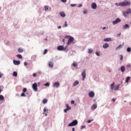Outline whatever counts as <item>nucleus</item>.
I'll return each instance as SVG.
<instances>
[{
	"mask_svg": "<svg viewBox=\"0 0 131 131\" xmlns=\"http://www.w3.org/2000/svg\"><path fill=\"white\" fill-rule=\"evenodd\" d=\"M120 7H125L126 6H130V2L126 1L120 3L119 4Z\"/></svg>",
	"mask_w": 131,
	"mask_h": 131,
	"instance_id": "nucleus-1",
	"label": "nucleus"
},
{
	"mask_svg": "<svg viewBox=\"0 0 131 131\" xmlns=\"http://www.w3.org/2000/svg\"><path fill=\"white\" fill-rule=\"evenodd\" d=\"M66 38H69V40L68 41L67 45L69 46L71 42H73V41L74 40V38L73 37H70L69 36H66L65 37Z\"/></svg>",
	"mask_w": 131,
	"mask_h": 131,
	"instance_id": "nucleus-2",
	"label": "nucleus"
},
{
	"mask_svg": "<svg viewBox=\"0 0 131 131\" xmlns=\"http://www.w3.org/2000/svg\"><path fill=\"white\" fill-rule=\"evenodd\" d=\"M78 124V121L77 120H75L73 121L71 123L69 124L68 126H75V125H77Z\"/></svg>",
	"mask_w": 131,
	"mask_h": 131,
	"instance_id": "nucleus-3",
	"label": "nucleus"
},
{
	"mask_svg": "<svg viewBox=\"0 0 131 131\" xmlns=\"http://www.w3.org/2000/svg\"><path fill=\"white\" fill-rule=\"evenodd\" d=\"M58 51H66L67 47H64L63 46H59L57 47Z\"/></svg>",
	"mask_w": 131,
	"mask_h": 131,
	"instance_id": "nucleus-4",
	"label": "nucleus"
},
{
	"mask_svg": "<svg viewBox=\"0 0 131 131\" xmlns=\"http://www.w3.org/2000/svg\"><path fill=\"white\" fill-rule=\"evenodd\" d=\"M32 88L35 92H37V83H34V84H33Z\"/></svg>",
	"mask_w": 131,
	"mask_h": 131,
	"instance_id": "nucleus-5",
	"label": "nucleus"
},
{
	"mask_svg": "<svg viewBox=\"0 0 131 131\" xmlns=\"http://www.w3.org/2000/svg\"><path fill=\"white\" fill-rule=\"evenodd\" d=\"M81 75L82 76V80H84V79H85V77L86 76V74L85 73V70H84L82 73H81Z\"/></svg>",
	"mask_w": 131,
	"mask_h": 131,
	"instance_id": "nucleus-6",
	"label": "nucleus"
},
{
	"mask_svg": "<svg viewBox=\"0 0 131 131\" xmlns=\"http://www.w3.org/2000/svg\"><path fill=\"white\" fill-rule=\"evenodd\" d=\"M121 20L119 19V18H117L115 20L113 21L112 22L113 25H115V24H117L118 23H119V22H121Z\"/></svg>",
	"mask_w": 131,
	"mask_h": 131,
	"instance_id": "nucleus-7",
	"label": "nucleus"
},
{
	"mask_svg": "<svg viewBox=\"0 0 131 131\" xmlns=\"http://www.w3.org/2000/svg\"><path fill=\"white\" fill-rule=\"evenodd\" d=\"M53 86V88H58L60 86V83H59V82H55V83H54Z\"/></svg>",
	"mask_w": 131,
	"mask_h": 131,
	"instance_id": "nucleus-8",
	"label": "nucleus"
},
{
	"mask_svg": "<svg viewBox=\"0 0 131 131\" xmlns=\"http://www.w3.org/2000/svg\"><path fill=\"white\" fill-rule=\"evenodd\" d=\"M89 96L90 98H94L95 97V93L93 91H91L89 93Z\"/></svg>",
	"mask_w": 131,
	"mask_h": 131,
	"instance_id": "nucleus-9",
	"label": "nucleus"
},
{
	"mask_svg": "<svg viewBox=\"0 0 131 131\" xmlns=\"http://www.w3.org/2000/svg\"><path fill=\"white\" fill-rule=\"evenodd\" d=\"M91 8L94 10H96V9H97V4L96 3H92Z\"/></svg>",
	"mask_w": 131,
	"mask_h": 131,
	"instance_id": "nucleus-10",
	"label": "nucleus"
},
{
	"mask_svg": "<svg viewBox=\"0 0 131 131\" xmlns=\"http://www.w3.org/2000/svg\"><path fill=\"white\" fill-rule=\"evenodd\" d=\"M13 63L14 64V65H20V61L13 60Z\"/></svg>",
	"mask_w": 131,
	"mask_h": 131,
	"instance_id": "nucleus-11",
	"label": "nucleus"
},
{
	"mask_svg": "<svg viewBox=\"0 0 131 131\" xmlns=\"http://www.w3.org/2000/svg\"><path fill=\"white\" fill-rule=\"evenodd\" d=\"M48 66L50 67L51 68H53L54 66V64L53 63V62L52 61H49L48 63Z\"/></svg>",
	"mask_w": 131,
	"mask_h": 131,
	"instance_id": "nucleus-12",
	"label": "nucleus"
},
{
	"mask_svg": "<svg viewBox=\"0 0 131 131\" xmlns=\"http://www.w3.org/2000/svg\"><path fill=\"white\" fill-rule=\"evenodd\" d=\"M103 49H107V48H109V44L105 43V44L103 45Z\"/></svg>",
	"mask_w": 131,
	"mask_h": 131,
	"instance_id": "nucleus-13",
	"label": "nucleus"
},
{
	"mask_svg": "<svg viewBox=\"0 0 131 131\" xmlns=\"http://www.w3.org/2000/svg\"><path fill=\"white\" fill-rule=\"evenodd\" d=\"M78 84H79V82L78 81V80H76L74 82L73 86H75V85H77Z\"/></svg>",
	"mask_w": 131,
	"mask_h": 131,
	"instance_id": "nucleus-14",
	"label": "nucleus"
},
{
	"mask_svg": "<svg viewBox=\"0 0 131 131\" xmlns=\"http://www.w3.org/2000/svg\"><path fill=\"white\" fill-rule=\"evenodd\" d=\"M115 85V82H113L112 84H111L110 85V88L112 90V91H114V85Z\"/></svg>",
	"mask_w": 131,
	"mask_h": 131,
	"instance_id": "nucleus-15",
	"label": "nucleus"
},
{
	"mask_svg": "<svg viewBox=\"0 0 131 131\" xmlns=\"http://www.w3.org/2000/svg\"><path fill=\"white\" fill-rule=\"evenodd\" d=\"M97 107H98V105H97V104H94L92 106L91 108L92 110H95L97 108Z\"/></svg>",
	"mask_w": 131,
	"mask_h": 131,
	"instance_id": "nucleus-16",
	"label": "nucleus"
},
{
	"mask_svg": "<svg viewBox=\"0 0 131 131\" xmlns=\"http://www.w3.org/2000/svg\"><path fill=\"white\" fill-rule=\"evenodd\" d=\"M121 72H124V71H125V67H124V66H122L121 67Z\"/></svg>",
	"mask_w": 131,
	"mask_h": 131,
	"instance_id": "nucleus-17",
	"label": "nucleus"
},
{
	"mask_svg": "<svg viewBox=\"0 0 131 131\" xmlns=\"http://www.w3.org/2000/svg\"><path fill=\"white\" fill-rule=\"evenodd\" d=\"M127 28H129V25L126 24L123 28V29H127Z\"/></svg>",
	"mask_w": 131,
	"mask_h": 131,
	"instance_id": "nucleus-18",
	"label": "nucleus"
},
{
	"mask_svg": "<svg viewBox=\"0 0 131 131\" xmlns=\"http://www.w3.org/2000/svg\"><path fill=\"white\" fill-rule=\"evenodd\" d=\"M120 85V84L116 85V88H114V91H117V90H119Z\"/></svg>",
	"mask_w": 131,
	"mask_h": 131,
	"instance_id": "nucleus-19",
	"label": "nucleus"
},
{
	"mask_svg": "<svg viewBox=\"0 0 131 131\" xmlns=\"http://www.w3.org/2000/svg\"><path fill=\"white\" fill-rule=\"evenodd\" d=\"M104 41H111V38H106L103 39Z\"/></svg>",
	"mask_w": 131,
	"mask_h": 131,
	"instance_id": "nucleus-20",
	"label": "nucleus"
},
{
	"mask_svg": "<svg viewBox=\"0 0 131 131\" xmlns=\"http://www.w3.org/2000/svg\"><path fill=\"white\" fill-rule=\"evenodd\" d=\"M122 47H123V45H120L118 46V47H116V50H119V49H121V48H122Z\"/></svg>",
	"mask_w": 131,
	"mask_h": 131,
	"instance_id": "nucleus-21",
	"label": "nucleus"
},
{
	"mask_svg": "<svg viewBox=\"0 0 131 131\" xmlns=\"http://www.w3.org/2000/svg\"><path fill=\"white\" fill-rule=\"evenodd\" d=\"M24 51V50H23V49L20 48H18V53H23Z\"/></svg>",
	"mask_w": 131,
	"mask_h": 131,
	"instance_id": "nucleus-22",
	"label": "nucleus"
},
{
	"mask_svg": "<svg viewBox=\"0 0 131 131\" xmlns=\"http://www.w3.org/2000/svg\"><path fill=\"white\" fill-rule=\"evenodd\" d=\"M127 14H128L126 11H123V15L124 17H127Z\"/></svg>",
	"mask_w": 131,
	"mask_h": 131,
	"instance_id": "nucleus-23",
	"label": "nucleus"
},
{
	"mask_svg": "<svg viewBox=\"0 0 131 131\" xmlns=\"http://www.w3.org/2000/svg\"><path fill=\"white\" fill-rule=\"evenodd\" d=\"M60 15L61 16V17H64L66 16V14H65V13L64 12H60Z\"/></svg>",
	"mask_w": 131,
	"mask_h": 131,
	"instance_id": "nucleus-24",
	"label": "nucleus"
},
{
	"mask_svg": "<svg viewBox=\"0 0 131 131\" xmlns=\"http://www.w3.org/2000/svg\"><path fill=\"white\" fill-rule=\"evenodd\" d=\"M130 80V77L128 76L126 79L125 82L127 83V82H128V81H129Z\"/></svg>",
	"mask_w": 131,
	"mask_h": 131,
	"instance_id": "nucleus-25",
	"label": "nucleus"
},
{
	"mask_svg": "<svg viewBox=\"0 0 131 131\" xmlns=\"http://www.w3.org/2000/svg\"><path fill=\"white\" fill-rule=\"evenodd\" d=\"M5 97L3 95H0V101H4Z\"/></svg>",
	"mask_w": 131,
	"mask_h": 131,
	"instance_id": "nucleus-26",
	"label": "nucleus"
},
{
	"mask_svg": "<svg viewBox=\"0 0 131 131\" xmlns=\"http://www.w3.org/2000/svg\"><path fill=\"white\" fill-rule=\"evenodd\" d=\"M42 103H43V104H47V103H48V99H44L42 100Z\"/></svg>",
	"mask_w": 131,
	"mask_h": 131,
	"instance_id": "nucleus-27",
	"label": "nucleus"
},
{
	"mask_svg": "<svg viewBox=\"0 0 131 131\" xmlns=\"http://www.w3.org/2000/svg\"><path fill=\"white\" fill-rule=\"evenodd\" d=\"M17 75H18V74L17 73V72H14L13 73V76H15V77H17Z\"/></svg>",
	"mask_w": 131,
	"mask_h": 131,
	"instance_id": "nucleus-28",
	"label": "nucleus"
},
{
	"mask_svg": "<svg viewBox=\"0 0 131 131\" xmlns=\"http://www.w3.org/2000/svg\"><path fill=\"white\" fill-rule=\"evenodd\" d=\"M92 53H93V49H89L88 50V53L89 54H92Z\"/></svg>",
	"mask_w": 131,
	"mask_h": 131,
	"instance_id": "nucleus-29",
	"label": "nucleus"
},
{
	"mask_svg": "<svg viewBox=\"0 0 131 131\" xmlns=\"http://www.w3.org/2000/svg\"><path fill=\"white\" fill-rule=\"evenodd\" d=\"M126 13H127L128 14H131V10L130 9H128L126 11Z\"/></svg>",
	"mask_w": 131,
	"mask_h": 131,
	"instance_id": "nucleus-30",
	"label": "nucleus"
},
{
	"mask_svg": "<svg viewBox=\"0 0 131 131\" xmlns=\"http://www.w3.org/2000/svg\"><path fill=\"white\" fill-rule=\"evenodd\" d=\"M66 107L68 110H70L71 109V107L69 106L68 104H66Z\"/></svg>",
	"mask_w": 131,
	"mask_h": 131,
	"instance_id": "nucleus-31",
	"label": "nucleus"
},
{
	"mask_svg": "<svg viewBox=\"0 0 131 131\" xmlns=\"http://www.w3.org/2000/svg\"><path fill=\"white\" fill-rule=\"evenodd\" d=\"M16 57H17V58H18L19 59H22V55L20 54L17 55Z\"/></svg>",
	"mask_w": 131,
	"mask_h": 131,
	"instance_id": "nucleus-32",
	"label": "nucleus"
},
{
	"mask_svg": "<svg viewBox=\"0 0 131 131\" xmlns=\"http://www.w3.org/2000/svg\"><path fill=\"white\" fill-rule=\"evenodd\" d=\"M68 26V24H67V21H65L64 26L63 27H67Z\"/></svg>",
	"mask_w": 131,
	"mask_h": 131,
	"instance_id": "nucleus-33",
	"label": "nucleus"
},
{
	"mask_svg": "<svg viewBox=\"0 0 131 131\" xmlns=\"http://www.w3.org/2000/svg\"><path fill=\"white\" fill-rule=\"evenodd\" d=\"M44 8H45V11H48V10H49V6H44Z\"/></svg>",
	"mask_w": 131,
	"mask_h": 131,
	"instance_id": "nucleus-34",
	"label": "nucleus"
},
{
	"mask_svg": "<svg viewBox=\"0 0 131 131\" xmlns=\"http://www.w3.org/2000/svg\"><path fill=\"white\" fill-rule=\"evenodd\" d=\"M23 93H26V92H27V89L24 88L23 90Z\"/></svg>",
	"mask_w": 131,
	"mask_h": 131,
	"instance_id": "nucleus-35",
	"label": "nucleus"
},
{
	"mask_svg": "<svg viewBox=\"0 0 131 131\" xmlns=\"http://www.w3.org/2000/svg\"><path fill=\"white\" fill-rule=\"evenodd\" d=\"M47 111H48V110L47 108V107H45L43 109V112L45 113H46V112H47Z\"/></svg>",
	"mask_w": 131,
	"mask_h": 131,
	"instance_id": "nucleus-36",
	"label": "nucleus"
},
{
	"mask_svg": "<svg viewBox=\"0 0 131 131\" xmlns=\"http://www.w3.org/2000/svg\"><path fill=\"white\" fill-rule=\"evenodd\" d=\"M131 51V49L130 48L128 47L127 48V52H128V53H129V52Z\"/></svg>",
	"mask_w": 131,
	"mask_h": 131,
	"instance_id": "nucleus-37",
	"label": "nucleus"
},
{
	"mask_svg": "<svg viewBox=\"0 0 131 131\" xmlns=\"http://www.w3.org/2000/svg\"><path fill=\"white\" fill-rule=\"evenodd\" d=\"M45 85L46 86H50V83L47 82V83H46L45 84Z\"/></svg>",
	"mask_w": 131,
	"mask_h": 131,
	"instance_id": "nucleus-38",
	"label": "nucleus"
},
{
	"mask_svg": "<svg viewBox=\"0 0 131 131\" xmlns=\"http://www.w3.org/2000/svg\"><path fill=\"white\" fill-rule=\"evenodd\" d=\"M47 53H48V50L45 49L44 50V52H43L44 55H46V54H47Z\"/></svg>",
	"mask_w": 131,
	"mask_h": 131,
	"instance_id": "nucleus-39",
	"label": "nucleus"
},
{
	"mask_svg": "<svg viewBox=\"0 0 131 131\" xmlns=\"http://www.w3.org/2000/svg\"><path fill=\"white\" fill-rule=\"evenodd\" d=\"M92 121H94V119L89 120L88 121V123H91Z\"/></svg>",
	"mask_w": 131,
	"mask_h": 131,
	"instance_id": "nucleus-40",
	"label": "nucleus"
},
{
	"mask_svg": "<svg viewBox=\"0 0 131 131\" xmlns=\"http://www.w3.org/2000/svg\"><path fill=\"white\" fill-rule=\"evenodd\" d=\"M72 65L74 67H76V66H77V64L76 63H73Z\"/></svg>",
	"mask_w": 131,
	"mask_h": 131,
	"instance_id": "nucleus-41",
	"label": "nucleus"
},
{
	"mask_svg": "<svg viewBox=\"0 0 131 131\" xmlns=\"http://www.w3.org/2000/svg\"><path fill=\"white\" fill-rule=\"evenodd\" d=\"M123 59V56L122 55H120V60L121 61H122V59Z\"/></svg>",
	"mask_w": 131,
	"mask_h": 131,
	"instance_id": "nucleus-42",
	"label": "nucleus"
},
{
	"mask_svg": "<svg viewBox=\"0 0 131 131\" xmlns=\"http://www.w3.org/2000/svg\"><path fill=\"white\" fill-rule=\"evenodd\" d=\"M25 94L24 93H24H23L21 94V97H25Z\"/></svg>",
	"mask_w": 131,
	"mask_h": 131,
	"instance_id": "nucleus-43",
	"label": "nucleus"
},
{
	"mask_svg": "<svg viewBox=\"0 0 131 131\" xmlns=\"http://www.w3.org/2000/svg\"><path fill=\"white\" fill-rule=\"evenodd\" d=\"M121 34V33L120 32L119 34H118L117 35V37H119V36H120Z\"/></svg>",
	"mask_w": 131,
	"mask_h": 131,
	"instance_id": "nucleus-44",
	"label": "nucleus"
},
{
	"mask_svg": "<svg viewBox=\"0 0 131 131\" xmlns=\"http://www.w3.org/2000/svg\"><path fill=\"white\" fill-rule=\"evenodd\" d=\"M76 4H71V7H76Z\"/></svg>",
	"mask_w": 131,
	"mask_h": 131,
	"instance_id": "nucleus-45",
	"label": "nucleus"
},
{
	"mask_svg": "<svg viewBox=\"0 0 131 131\" xmlns=\"http://www.w3.org/2000/svg\"><path fill=\"white\" fill-rule=\"evenodd\" d=\"M62 3H66L67 2V0H60Z\"/></svg>",
	"mask_w": 131,
	"mask_h": 131,
	"instance_id": "nucleus-46",
	"label": "nucleus"
},
{
	"mask_svg": "<svg viewBox=\"0 0 131 131\" xmlns=\"http://www.w3.org/2000/svg\"><path fill=\"white\" fill-rule=\"evenodd\" d=\"M96 55L97 56H100V53H99V52H96Z\"/></svg>",
	"mask_w": 131,
	"mask_h": 131,
	"instance_id": "nucleus-47",
	"label": "nucleus"
},
{
	"mask_svg": "<svg viewBox=\"0 0 131 131\" xmlns=\"http://www.w3.org/2000/svg\"><path fill=\"white\" fill-rule=\"evenodd\" d=\"M33 76L34 77H36V73L33 74Z\"/></svg>",
	"mask_w": 131,
	"mask_h": 131,
	"instance_id": "nucleus-48",
	"label": "nucleus"
},
{
	"mask_svg": "<svg viewBox=\"0 0 131 131\" xmlns=\"http://www.w3.org/2000/svg\"><path fill=\"white\" fill-rule=\"evenodd\" d=\"M27 65H28V63H27V62H24V66H27Z\"/></svg>",
	"mask_w": 131,
	"mask_h": 131,
	"instance_id": "nucleus-49",
	"label": "nucleus"
},
{
	"mask_svg": "<svg viewBox=\"0 0 131 131\" xmlns=\"http://www.w3.org/2000/svg\"><path fill=\"white\" fill-rule=\"evenodd\" d=\"M81 7H82V4H79L78 5V8H81Z\"/></svg>",
	"mask_w": 131,
	"mask_h": 131,
	"instance_id": "nucleus-50",
	"label": "nucleus"
},
{
	"mask_svg": "<svg viewBox=\"0 0 131 131\" xmlns=\"http://www.w3.org/2000/svg\"><path fill=\"white\" fill-rule=\"evenodd\" d=\"M84 127H85V126H84V125H82L81 128V129H82L84 128Z\"/></svg>",
	"mask_w": 131,
	"mask_h": 131,
	"instance_id": "nucleus-51",
	"label": "nucleus"
},
{
	"mask_svg": "<svg viewBox=\"0 0 131 131\" xmlns=\"http://www.w3.org/2000/svg\"><path fill=\"white\" fill-rule=\"evenodd\" d=\"M58 29H61V28H62V27H61V26H59L57 27Z\"/></svg>",
	"mask_w": 131,
	"mask_h": 131,
	"instance_id": "nucleus-52",
	"label": "nucleus"
},
{
	"mask_svg": "<svg viewBox=\"0 0 131 131\" xmlns=\"http://www.w3.org/2000/svg\"><path fill=\"white\" fill-rule=\"evenodd\" d=\"M74 103H75V102H74V100H72V101H71V104H74Z\"/></svg>",
	"mask_w": 131,
	"mask_h": 131,
	"instance_id": "nucleus-53",
	"label": "nucleus"
},
{
	"mask_svg": "<svg viewBox=\"0 0 131 131\" xmlns=\"http://www.w3.org/2000/svg\"><path fill=\"white\" fill-rule=\"evenodd\" d=\"M67 111H68L67 108H66L64 110V112L66 113V112H67Z\"/></svg>",
	"mask_w": 131,
	"mask_h": 131,
	"instance_id": "nucleus-54",
	"label": "nucleus"
},
{
	"mask_svg": "<svg viewBox=\"0 0 131 131\" xmlns=\"http://www.w3.org/2000/svg\"><path fill=\"white\" fill-rule=\"evenodd\" d=\"M2 76H3V74L0 73V78H2Z\"/></svg>",
	"mask_w": 131,
	"mask_h": 131,
	"instance_id": "nucleus-55",
	"label": "nucleus"
},
{
	"mask_svg": "<svg viewBox=\"0 0 131 131\" xmlns=\"http://www.w3.org/2000/svg\"><path fill=\"white\" fill-rule=\"evenodd\" d=\"M115 6H117V7H118V6H119V5H118V3H116Z\"/></svg>",
	"mask_w": 131,
	"mask_h": 131,
	"instance_id": "nucleus-56",
	"label": "nucleus"
},
{
	"mask_svg": "<svg viewBox=\"0 0 131 131\" xmlns=\"http://www.w3.org/2000/svg\"><path fill=\"white\" fill-rule=\"evenodd\" d=\"M83 13H84V14H86L87 11H84L83 12Z\"/></svg>",
	"mask_w": 131,
	"mask_h": 131,
	"instance_id": "nucleus-57",
	"label": "nucleus"
},
{
	"mask_svg": "<svg viewBox=\"0 0 131 131\" xmlns=\"http://www.w3.org/2000/svg\"><path fill=\"white\" fill-rule=\"evenodd\" d=\"M63 42H65V39H62Z\"/></svg>",
	"mask_w": 131,
	"mask_h": 131,
	"instance_id": "nucleus-58",
	"label": "nucleus"
},
{
	"mask_svg": "<svg viewBox=\"0 0 131 131\" xmlns=\"http://www.w3.org/2000/svg\"><path fill=\"white\" fill-rule=\"evenodd\" d=\"M74 130H75V128H72V131H74Z\"/></svg>",
	"mask_w": 131,
	"mask_h": 131,
	"instance_id": "nucleus-59",
	"label": "nucleus"
},
{
	"mask_svg": "<svg viewBox=\"0 0 131 131\" xmlns=\"http://www.w3.org/2000/svg\"><path fill=\"white\" fill-rule=\"evenodd\" d=\"M112 100H113L114 102H115V99L113 98V99H112Z\"/></svg>",
	"mask_w": 131,
	"mask_h": 131,
	"instance_id": "nucleus-60",
	"label": "nucleus"
},
{
	"mask_svg": "<svg viewBox=\"0 0 131 131\" xmlns=\"http://www.w3.org/2000/svg\"><path fill=\"white\" fill-rule=\"evenodd\" d=\"M102 29H106V27H103V28H102Z\"/></svg>",
	"mask_w": 131,
	"mask_h": 131,
	"instance_id": "nucleus-61",
	"label": "nucleus"
},
{
	"mask_svg": "<svg viewBox=\"0 0 131 131\" xmlns=\"http://www.w3.org/2000/svg\"><path fill=\"white\" fill-rule=\"evenodd\" d=\"M2 93V90L1 89V86H0V93Z\"/></svg>",
	"mask_w": 131,
	"mask_h": 131,
	"instance_id": "nucleus-62",
	"label": "nucleus"
},
{
	"mask_svg": "<svg viewBox=\"0 0 131 131\" xmlns=\"http://www.w3.org/2000/svg\"><path fill=\"white\" fill-rule=\"evenodd\" d=\"M127 67H130V66L127 65Z\"/></svg>",
	"mask_w": 131,
	"mask_h": 131,
	"instance_id": "nucleus-63",
	"label": "nucleus"
},
{
	"mask_svg": "<svg viewBox=\"0 0 131 131\" xmlns=\"http://www.w3.org/2000/svg\"><path fill=\"white\" fill-rule=\"evenodd\" d=\"M45 115H48V114H46Z\"/></svg>",
	"mask_w": 131,
	"mask_h": 131,
	"instance_id": "nucleus-64",
	"label": "nucleus"
}]
</instances>
